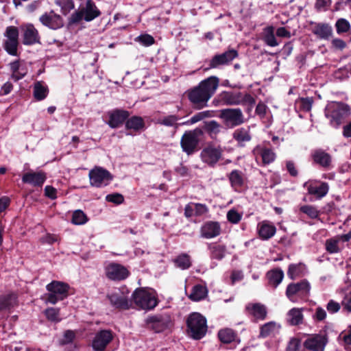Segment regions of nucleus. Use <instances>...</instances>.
Instances as JSON below:
<instances>
[{
    "label": "nucleus",
    "mask_w": 351,
    "mask_h": 351,
    "mask_svg": "<svg viewBox=\"0 0 351 351\" xmlns=\"http://www.w3.org/2000/svg\"><path fill=\"white\" fill-rule=\"evenodd\" d=\"M219 86V79L217 77H210L200 82L199 86L189 93L190 101L197 108H202L207 104L208 101L216 91Z\"/></svg>",
    "instance_id": "1"
},
{
    "label": "nucleus",
    "mask_w": 351,
    "mask_h": 351,
    "mask_svg": "<svg viewBox=\"0 0 351 351\" xmlns=\"http://www.w3.org/2000/svg\"><path fill=\"white\" fill-rule=\"evenodd\" d=\"M350 114L348 106L341 102H330L325 109V116L334 128H338Z\"/></svg>",
    "instance_id": "2"
},
{
    "label": "nucleus",
    "mask_w": 351,
    "mask_h": 351,
    "mask_svg": "<svg viewBox=\"0 0 351 351\" xmlns=\"http://www.w3.org/2000/svg\"><path fill=\"white\" fill-rule=\"evenodd\" d=\"M134 304L144 310L153 309L158 304L156 293L151 289H136L132 295Z\"/></svg>",
    "instance_id": "3"
},
{
    "label": "nucleus",
    "mask_w": 351,
    "mask_h": 351,
    "mask_svg": "<svg viewBox=\"0 0 351 351\" xmlns=\"http://www.w3.org/2000/svg\"><path fill=\"white\" fill-rule=\"evenodd\" d=\"M188 332L195 339H202L206 333V319L199 313H191L186 321Z\"/></svg>",
    "instance_id": "4"
},
{
    "label": "nucleus",
    "mask_w": 351,
    "mask_h": 351,
    "mask_svg": "<svg viewBox=\"0 0 351 351\" xmlns=\"http://www.w3.org/2000/svg\"><path fill=\"white\" fill-rule=\"evenodd\" d=\"M46 289L48 293L46 294L45 303L55 304L68 296L69 286L65 282L53 280L46 286Z\"/></svg>",
    "instance_id": "5"
},
{
    "label": "nucleus",
    "mask_w": 351,
    "mask_h": 351,
    "mask_svg": "<svg viewBox=\"0 0 351 351\" xmlns=\"http://www.w3.org/2000/svg\"><path fill=\"white\" fill-rule=\"evenodd\" d=\"M219 99L226 105H243L250 108L255 103L254 97L247 93L224 91L219 95Z\"/></svg>",
    "instance_id": "6"
},
{
    "label": "nucleus",
    "mask_w": 351,
    "mask_h": 351,
    "mask_svg": "<svg viewBox=\"0 0 351 351\" xmlns=\"http://www.w3.org/2000/svg\"><path fill=\"white\" fill-rule=\"evenodd\" d=\"M310 289L309 282L304 280L300 282L289 285L287 288L286 295L290 301L298 302L308 295Z\"/></svg>",
    "instance_id": "7"
},
{
    "label": "nucleus",
    "mask_w": 351,
    "mask_h": 351,
    "mask_svg": "<svg viewBox=\"0 0 351 351\" xmlns=\"http://www.w3.org/2000/svg\"><path fill=\"white\" fill-rule=\"evenodd\" d=\"M129 291L126 287L117 289L108 294L110 304L119 308L128 309L132 306V300L129 298Z\"/></svg>",
    "instance_id": "8"
},
{
    "label": "nucleus",
    "mask_w": 351,
    "mask_h": 351,
    "mask_svg": "<svg viewBox=\"0 0 351 351\" xmlns=\"http://www.w3.org/2000/svg\"><path fill=\"white\" fill-rule=\"evenodd\" d=\"M88 176L90 185L98 188L107 186L112 180L110 173L101 167L91 169Z\"/></svg>",
    "instance_id": "9"
},
{
    "label": "nucleus",
    "mask_w": 351,
    "mask_h": 351,
    "mask_svg": "<svg viewBox=\"0 0 351 351\" xmlns=\"http://www.w3.org/2000/svg\"><path fill=\"white\" fill-rule=\"evenodd\" d=\"M351 239V232L348 234L337 235L326 241L325 248L330 254L340 252L346 245V243Z\"/></svg>",
    "instance_id": "10"
},
{
    "label": "nucleus",
    "mask_w": 351,
    "mask_h": 351,
    "mask_svg": "<svg viewBox=\"0 0 351 351\" xmlns=\"http://www.w3.org/2000/svg\"><path fill=\"white\" fill-rule=\"evenodd\" d=\"M220 117L226 125L230 127L239 125L244 122L243 114L239 108L222 110Z\"/></svg>",
    "instance_id": "11"
},
{
    "label": "nucleus",
    "mask_w": 351,
    "mask_h": 351,
    "mask_svg": "<svg viewBox=\"0 0 351 351\" xmlns=\"http://www.w3.org/2000/svg\"><path fill=\"white\" fill-rule=\"evenodd\" d=\"M146 323L155 332H160L169 328L171 319L167 315H158L147 317Z\"/></svg>",
    "instance_id": "12"
},
{
    "label": "nucleus",
    "mask_w": 351,
    "mask_h": 351,
    "mask_svg": "<svg viewBox=\"0 0 351 351\" xmlns=\"http://www.w3.org/2000/svg\"><path fill=\"white\" fill-rule=\"evenodd\" d=\"M222 149L220 147L210 145L201 152L202 161L210 166H214L221 158Z\"/></svg>",
    "instance_id": "13"
},
{
    "label": "nucleus",
    "mask_w": 351,
    "mask_h": 351,
    "mask_svg": "<svg viewBox=\"0 0 351 351\" xmlns=\"http://www.w3.org/2000/svg\"><path fill=\"white\" fill-rule=\"evenodd\" d=\"M107 277L113 280H122L128 277L130 272L124 266L115 263H109L106 267Z\"/></svg>",
    "instance_id": "14"
},
{
    "label": "nucleus",
    "mask_w": 351,
    "mask_h": 351,
    "mask_svg": "<svg viewBox=\"0 0 351 351\" xmlns=\"http://www.w3.org/2000/svg\"><path fill=\"white\" fill-rule=\"evenodd\" d=\"M200 131L194 130L186 132L181 139V146L184 152L188 154H192L198 143V134Z\"/></svg>",
    "instance_id": "15"
},
{
    "label": "nucleus",
    "mask_w": 351,
    "mask_h": 351,
    "mask_svg": "<svg viewBox=\"0 0 351 351\" xmlns=\"http://www.w3.org/2000/svg\"><path fill=\"white\" fill-rule=\"evenodd\" d=\"M113 335L110 330H103L98 332L92 343V346L94 350L97 351L104 350L107 345L112 340Z\"/></svg>",
    "instance_id": "16"
},
{
    "label": "nucleus",
    "mask_w": 351,
    "mask_h": 351,
    "mask_svg": "<svg viewBox=\"0 0 351 351\" xmlns=\"http://www.w3.org/2000/svg\"><path fill=\"white\" fill-rule=\"evenodd\" d=\"M327 338L324 335L309 336L304 343V347L312 351H324L327 343Z\"/></svg>",
    "instance_id": "17"
},
{
    "label": "nucleus",
    "mask_w": 351,
    "mask_h": 351,
    "mask_svg": "<svg viewBox=\"0 0 351 351\" xmlns=\"http://www.w3.org/2000/svg\"><path fill=\"white\" fill-rule=\"evenodd\" d=\"M23 32V44L27 45H34L40 42L38 30L32 24L27 23L21 26Z\"/></svg>",
    "instance_id": "18"
},
{
    "label": "nucleus",
    "mask_w": 351,
    "mask_h": 351,
    "mask_svg": "<svg viewBox=\"0 0 351 351\" xmlns=\"http://www.w3.org/2000/svg\"><path fill=\"white\" fill-rule=\"evenodd\" d=\"M257 230L261 239L268 240L275 235L276 228L272 222L264 220L258 223Z\"/></svg>",
    "instance_id": "19"
},
{
    "label": "nucleus",
    "mask_w": 351,
    "mask_h": 351,
    "mask_svg": "<svg viewBox=\"0 0 351 351\" xmlns=\"http://www.w3.org/2000/svg\"><path fill=\"white\" fill-rule=\"evenodd\" d=\"M40 21L45 26L53 29H57L63 25L62 18L53 12L43 14L40 17Z\"/></svg>",
    "instance_id": "20"
},
{
    "label": "nucleus",
    "mask_w": 351,
    "mask_h": 351,
    "mask_svg": "<svg viewBox=\"0 0 351 351\" xmlns=\"http://www.w3.org/2000/svg\"><path fill=\"white\" fill-rule=\"evenodd\" d=\"M237 52L235 50H229L225 53L215 56L210 60V66L212 68H216L220 65L230 63L237 56Z\"/></svg>",
    "instance_id": "21"
},
{
    "label": "nucleus",
    "mask_w": 351,
    "mask_h": 351,
    "mask_svg": "<svg viewBox=\"0 0 351 351\" xmlns=\"http://www.w3.org/2000/svg\"><path fill=\"white\" fill-rule=\"evenodd\" d=\"M108 125L112 128L120 126L128 117L129 114L125 110H116L109 112Z\"/></svg>",
    "instance_id": "22"
},
{
    "label": "nucleus",
    "mask_w": 351,
    "mask_h": 351,
    "mask_svg": "<svg viewBox=\"0 0 351 351\" xmlns=\"http://www.w3.org/2000/svg\"><path fill=\"white\" fill-rule=\"evenodd\" d=\"M221 228L217 222L209 221L201 228V236L206 239H212L220 234Z\"/></svg>",
    "instance_id": "23"
},
{
    "label": "nucleus",
    "mask_w": 351,
    "mask_h": 351,
    "mask_svg": "<svg viewBox=\"0 0 351 351\" xmlns=\"http://www.w3.org/2000/svg\"><path fill=\"white\" fill-rule=\"evenodd\" d=\"M208 208L206 205L197 203H189L184 209V215L186 217L193 215L202 216L206 214Z\"/></svg>",
    "instance_id": "24"
},
{
    "label": "nucleus",
    "mask_w": 351,
    "mask_h": 351,
    "mask_svg": "<svg viewBox=\"0 0 351 351\" xmlns=\"http://www.w3.org/2000/svg\"><path fill=\"white\" fill-rule=\"evenodd\" d=\"M46 180V176L43 172H30L23 175L22 180L25 183L33 186H41Z\"/></svg>",
    "instance_id": "25"
},
{
    "label": "nucleus",
    "mask_w": 351,
    "mask_h": 351,
    "mask_svg": "<svg viewBox=\"0 0 351 351\" xmlns=\"http://www.w3.org/2000/svg\"><path fill=\"white\" fill-rule=\"evenodd\" d=\"M313 33L321 39H328L332 35V27L326 23H315Z\"/></svg>",
    "instance_id": "26"
},
{
    "label": "nucleus",
    "mask_w": 351,
    "mask_h": 351,
    "mask_svg": "<svg viewBox=\"0 0 351 351\" xmlns=\"http://www.w3.org/2000/svg\"><path fill=\"white\" fill-rule=\"evenodd\" d=\"M246 310L256 319H263L267 315L265 307L260 304H249L246 306Z\"/></svg>",
    "instance_id": "27"
},
{
    "label": "nucleus",
    "mask_w": 351,
    "mask_h": 351,
    "mask_svg": "<svg viewBox=\"0 0 351 351\" xmlns=\"http://www.w3.org/2000/svg\"><path fill=\"white\" fill-rule=\"evenodd\" d=\"M82 10L83 12L84 19L86 21H90L97 17L100 12L90 0H88L86 6L84 8H82Z\"/></svg>",
    "instance_id": "28"
},
{
    "label": "nucleus",
    "mask_w": 351,
    "mask_h": 351,
    "mask_svg": "<svg viewBox=\"0 0 351 351\" xmlns=\"http://www.w3.org/2000/svg\"><path fill=\"white\" fill-rule=\"evenodd\" d=\"M10 69L12 71V78L15 81L23 78L27 72L24 64L19 61L12 62L10 64Z\"/></svg>",
    "instance_id": "29"
},
{
    "label": "nucleus",
    "mask_w": 351,
    "mask_h": 351,
    "mask_svg": "<svg viewBox=\"0 0 351 351\" xmlns=\"http://www.w3.org/2000/svg\"><path fill=\"white\" fill-rule=\"evenodd\" d=\"M254 152L255 154L260 155L262 158L263 162L269 164L272 162L276 158V155L272 150L268 148L263 147L262 146H257Z\"/></svg>",
    "instance_id": "30"
},
{
    "label": "nucleus",
    "mask_w": 351,
    "mask_h": 351,
    "mask_svg": "<svg viewBox=\"0 0 351 351\" xmlns=\"http://www.w3.org/2000/svg\"><path fill=\"white\" fill-rule=\"evenodd\" d=\"M208 294V289L205 286L196 285L193 287L189 298L194 302L204 300Z\"/></svg>",
    "instance_id": "31"
},
{
    "label": "nucleus",
    "mask_w": 351,
    "mask_h": 351,
    "mask_svg": "<svg viewBox=\"0 0 351 351\" xmlns=\"http://www.w3.org/2000/svg\"><path fill=\"white\" fill-rule=\"evenodd\" d=\"M233 138L241 146H243L246 142L251 140L249 128H240L234 130Z\"/></svg>",
    "instance_id": "32"
},
{
    "label": "nucleus",
    "mask_w": 351,
    "mask_h": 351,
    "mask_svg": "<svg viewBox=\"0 0 351 351\" xmlns=\"http://www.w3.org/2000/svg\"><path fill=\"white\" fill-rule=\"evenodd\" d=\"M308 191L310 194L314 195L318 198H322L327 194L328 185L326 182H322L319 186L311 184L308 186Z\"/></svg>",
    "instance_id": "33"
},
{
    "label": "nucleus",
    "mask_w": 351,
    "mask_h": 351,
    "mask_svg": "<svg viewBox=\"0 0 351 351\" xmlns=\"http://www.w3.org/2000/svg\"><path fill=\"white\" fill-rule=\"evenodd\" d=\"M267 277L269 283L276 287L282 280L284 278V272L280 269H275L267 272Z\"/></svg>",
    "instance_id": "34"
},
{
    "label": "nucleus",
    "mask_w": 351,
    "mask_h": 351,
    "mask_svg": "<svg viewBox=\"0 0 351 351\" xmlns=\"http://www.w3.org/2000/svg\"><path fill=\"white\" fill-rule=\"evenodd\" d=\"M302 319L303 315L300 308H293L287 313V321L291 325H298L302 323Z\"/></svg>",
    "instance_id": "35"
},
{
    "label": "nucleus",
    "mask_w": 351,
    "mask_h": 351,
    "mask_svg": "<svg viewBox=\"0 0 351 351\" xmlns=\"http://www.w3.org/2000/svg\"><path fill=\"white\" fill-rule=\"evenodd\" d=\"M280 327V325L275 322L266 323L261 327L260 335L266 337L274 335L279 330Z\"/></svg>",
    "instance_id": "36"
},
{
    "label": "nucleus",
    "mask_w": 351,
    "mask_h": 351,
    "mask_svg": "<svg viewBox=\"0 0 351 351\" xmlns=\"http://www.w3.org/2000/svg\"><path fill=\"white\" fill-rule=\"evenodd\" d=\"M315 162L323 166L327 167L330 165L331 159L328 154L322 150H317L313 154Z\"/></svg>",
    "instance_id": "37"
},
{
    "label": "nucleus",
    "mask_w": 351,
    "mask_h": 351,
    "mask_svg": "<svg viewBox=\"0 0 351 351\" xmlns=\"http://www.w3.org/2000/svg\"><path fill=\"white\" fill-rule=\"evenodd\" d=\"M47 86L41 82H37L34 86V96L36 99L40 101L46 98L48 95Z\"/></svg>",
    "instance_id": "38"
},
{
    "label": "nucleus",
    "mask_w": 351,
    "mask_h": 351,
    "mask_svg": "<svg viewBox=\"0 0 351 351\" xmlns=\"http://www.w3.org/2000/svg\"><path fill=\"white\" fill-rule=\"evenodd\" d=\"M263 40L265 43L270 47H276L278 45V43L274 36V27L269 26L264 29Z\"/></svg>",
    "instance_id": "39"
},
{
    "label": "nucleus",
    "mask_w": 351,
    "mask_h": 351,
    "mask_svg": "<svg viewBox=\"0 0 351 351\" xmlns=\"http://www.w3.org/2000/svg\"><path fill=\"white\" fill-rule=\"evenodd\" d=\"M16 295L13 293L0 296V309L5 310L12 307L16 303Z\"/></svg>",
    "instance_id": "40"
},
{
    "label": "nucleus",
    "mask_w": 351,
    "mask_h": 351,
    "mask_svg": "<svg viewBox=\"0 0 351 351\" xmlns=\"http://www.w3.org/2000/svg\"><path fill=\"white\" fill-rule=\"evenodd\" d=\"M229 180L232 186L235 189L240 188L244 182L242 173L238 170H234L230 173Z\"/></svg>",
    "instance_id": "41"
},
{
    "label": "nucleus",
    "mask_w": 351,
    "mask_h": 351,
    "mask_svg": "<svg viewBox=\"0 0 351 351\" xmlns=\"http://www.w3.org/2000/svg\"><path fill=\"white\" fill-rule=\"evenodd\" d=\"M88 219L86 215L81 210H76L73 213L71 222L77 226L85 224Z\"/></svg>",
    "instance_id": "42"
},
{
    "label": "nucleus",
    "mask_w": 351,
    "mask_h": 351,
    "mask_svg": "<svg viewBox=\"0 0 351 351\" xmlns=\"http://www.w3.org/2000/svg\"><path fill=\"white\" fill-rule=\"evenodd\" d=\"M128 129H132L134 130H139L144 127V122L141 117H133L128 119L125 123Z\"/></svg>",
    "instance_id": "43"
},
{
    "label": "nucleus",
    "mask_w": 351,
    "mask_h": 351,
    "mask_svg": "<svg viewBox=\"0 0 351 351\" xmlns=\"http://www.w3.org/2000/svg\"><path fill=\"white\" fill-rule=\"evenodd\" d=\"M218 336L219 339L226 343H230L235 337L234 332L230 328L221 330L218 333Z\"/></svg>",
    "instance_id": "44"
},
{
    "label": "nucleus",
    "mask_w": 351,
    "mask_h": 351,
    "mask_svg": "<svg viewBox=\"0 0 351 351\" xmlns=\"http://www.w3.org/2000/svg\"><path fill=\"white\" fill-rule=\"evenodd\" d=\"M175 264L176 267L182 269H188L191 266V260L189 256L187 254H182L178 256L175 259Z\"/></svg>",
    "instance_id": "45"
},
{
    "label": "nucleus",
    "mask_w": 351,
    "mask_h": 351,
    "mask_svg": "<svg viewBox=\"0 0 351 351\" xmlns=\"http://www.w3.org/2000/svg\"><path fill=\"white\" fill-rule=\"evenodd\" d=\"M304 269V265L302 264H292L289 267L287 274L291 279H294L299 276Z\"/></svg>",
    "instance_id": "46"
},
{
    "label": "nucleus",
    "mask_w": 351,
    "mask_h": 351,
    "mask_svg": "<svg viewBox=\"0 0 351 351\" xmlns=\"http://www.w3.org/2000/svg\"><path fill=\"white\" fill-rule=\"evenodd\" d=\"M56 3L60 7L61 12L64 14H67L74 8L72 0H56Z\"/></svg>",
    "instance_id": "47"
},
{
    "label": "nucleus",
    "mask_w": 351,
    "mask_h": 351,
    "mask_svg": "<svg viewBox=\"0 0 351 351\" xmlns=\"http://www.w3.org/2000/svg\"><path fill=\"white\" fill-rule=\"evenodd\" d=\"M300 210L311 219H315L319 215V211L317 208L311 205L302 206L300 207Z\"/></svg>",
    "instance_id": "48"
},
{
    "label": "nucleus",
    "mask_w": 351,
    "mask_h": 351,
    "mask_svg": "<svg viewBox=\"0 0 351 351\" xmlns=\"http://www.w3.org/2000/svg\"><path fill=\"white\" fill-rule=\"evenodd\" d=\"M45 315L51 322H58L61 320L59 308H48L45 311Z\"/></svg>",
    "instance_id": "49"
},
{
    "label": "nucleus",
    "mask_w": 351,
    "mask_h": 351,
    "mask_svg": "<svg viewBox=\"0 0 351 351\" xmlns=\"http://www.w3.org/2000/svg\"><path fill=\"white\" fill-rule=\"evenodd\" d=\"M211 256L216 259H221L224 257L226 247L223 245H213L211 248Z\"/></svg>",
    "instance_id": "50"
},
{
    "label": "nucleus",
    "mask_w": 351,
    "mask_h": 351,
    "mask_svg": "<svg viewBox=\"0 0 351 351\" xmlns=\"http://www.w3.org/2000/svg\"><path fill=\"white\" fill-rule=\"evenodd\" d=\"M18 41L7 39L5 41V49L10 55L15 56L17 52Z\"/></svg>",
    "instance_id": "51"
},
{
    "label": "nucleus",
    "mask_w": 351,
    "mask_h": 351,
    "mask_svg": "<svg viewBox=\"0 0 351 351\" xmlns=\"http://www.w3.org/2000/svg\"><path fill=\"white\" fill-rule=\"evenodd\" d=\"M242 216V213H239L235 209H231L227 213L228 221L234 224L238 223L241 220Z\"/></svg>",
    "instance_id": "52"
},
{
    "label": "nucleus",
    "mask_w": 351,
    "mask_h": 351,
    "mask_svg": "<svg viewBox=\"0 0 351 351\" xmlns=\"http://www.w3.org/2000/svg\"><path fill=\"white\" fill-rule=\"evenodd\" d=\"M326 308L329 313L334 314L339 311L341 309V304L334 300H330Z\"/></svg>",
    "instance_id": "53"
},
{
    "label": "nucleus",
    "mask_w": 351,
    "mask_h": 351,
    "mask_svg": "<svg viewBox=\"0 0 351 351\" xmlns=\"http://www.w3.org/2000/svg\"><path fill=\"white\" fill-rule=\"evenodd\" d=\"M336 27L337 33L346 32L350 28L349 22L344 19H340L336 23Z\"/></svg>",
    "instance_id": "54"
},
{
    "label": "nucleus",
    "mask_w": 351,
    "mask_h": 351,
    "mask_svg": "<svg viewBox=\"0 0 351 351\" xmlns=\"http://www.w3.org/2000/svg\"><path fill=\"white\" fill-rule=\"evenodd\" d=\"M339 341L343 345H351V325L348 326L347 333L341 332L338 337Z\"/></svg>",
    "instance_id": "55"
},
{
    "label": "nucleus",
    "mask_w": 351,
    "mask_h": 351,
    "mask_svg": "<svg viewBox=\"0 0 351 351\" xmlns=\"http://www.w3.org/2000/svg\"><path fill=\"white\" fill-rule=\"evenodd\" d=\"M5 36L7 39L18 41L19 31L17 28L14 26L8 27L5 31Z\"/></svg>",
    "instance_id": "56"
},
{
    "label": "nucleus",
    "mask_w": 351,
    "mask_h": 351,
    "mask_svg": "<svg viewBox=\"0 0 351 351\" xmlns=\"http://www.w3.org/2000/svg\"><path fill=\"white\" fill-rule=\"evenodd\" d=\"M136 40L144 46H150L154 43V38L149 34L141 35L136 38Z\"/></svg>",
    "instance_id": "57"
},
{
    "label": "nucleus",
    "mask_w": 351,
    "mask_h": 351,
    "mask_svg": "<svg viewBox=\"0 0 351 351\" xmlns=\"http://www.w3.org/2000/svg\"><path fill=\"white\" fill-rule=\"evenodd\" d=\"M210 116V111L200 112H198L197 114H195L194 116H193L191 118V119L189 120V123L191 124L195 123L202 120L203 119H204L206 117H208Z\"/></svg>",
    "instance_id": "58"
},
{
    "label": "nucleus",
    "mask_w": 351,
    "mask_h": 351,
    "mask_svg": "<svg viewBox=\"0 0 351 351\" xmlns=\"http://www.w3.org/2000/svg\"><path fill=\"white\" fill-rule=\"evenodd\" d=\"M341 305L344 311L351 313V291L345 295Z\"/></svg>",
    "instance_id": "59"
},
{
    "label": "nucleus",
    "mask_w": 351,
    "mask_h": 351,
    "mask_svg": "<svg viewBox=\"0 0 351 351\" xmlns=\"http://www.w3.org/2000/svg\"><path fill=\"white\" fill-rule=\"evenodd\" d=\"M300 107L305 111H309L312 107L313 101L311 98H301L298 101Z\"/></svg>",
    "instance_id": "60"
},
{
    "label": "nucleus",
    "mask_w": 351,
    "mask_h": 351,
    "mask_svg": "<svg viewBox=\"0 0 351 351\" xmlns=\"http://www.w3.org/2000/svg\"><path fill=\"white\" fill-rule=\"evenodd\" d=\"M106 199L108 202H113L117 204H119L123 202V197L121 194L114 193V194L108 195L106 197Z\"/></svg>",
    "instance_id": "61"
},
{
    "label": "nucleus",
    "mask_w": 351,
    "mask_h": 351,
    "mask_svg": "<svg viewBox=\"0 0 351 351\" xmlns=\"http://www.w3.org/2000/svg\"><path fill=\"white\" fill-rule=\"evenodd\" d=\"M75 337V332L72 330H66L61 339L62 344H67L73 341Z\"/></svg>",
    "instance_id": "62"
},
{
    "label": "nucleus",
    "mask_w": 351,
    "mask_h": 351,
    "mask_svg": "<svg viewBox=\"0 0 351 351\" xmlns=\"http://www.w3.org/2000/svg\"><path fill=\"white\" fill-rule=\"evenodd\" d=\"M300 345V341L298 338H292L290 339L287 350L289 351H296L299 349Z\"/></svg>",
    "instance_id": "63"
},
{
    "label": "nucleus",
    "mask_w": 351,
    "mask_h": 351,
    "mask_svg": "<svg viewBox=\"0 0 351 351\" xmlns=\"http://www.w3.org/2000/svg\"><path fill=\"white\" fill-rule=\"evenodd\" d=\"M332 46L337 50H343L346 47V43L341 39L335 38L332 40Z\"/></svg>",
    "instance_id": "64"
}]
</instances>
